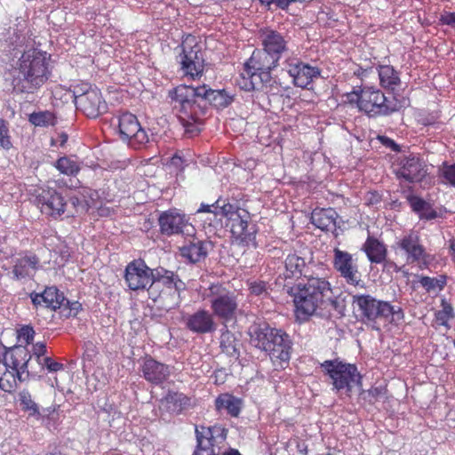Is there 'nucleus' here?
<instances>
[{
    "mask_svg": "<svg viewBox=\"0 0 455 455\" xmlns=\"http://www.w3.org/2000/svg\"><path fill=\"white\" fill-rule=\"evenodd\" d=\"M295 307L294 314L299 323L307 322L312 315L328 306L336 307L331 283L317 274H304V277L291 288Z\"/></svg>",
    "mask_w": 455,
    "mask_h": 455,
    "instance_id": "1",
    "label": "nucleus"
},
{
    "mask_svg": "<svg viewBox=\"0 0 455 455\" xmlns=\"http://www.w3.org/2000/svg\"><path fill=\"white\" fill-rule=\"evenodd\" d=\"M167 98L172 113L191 136L201 132L208 107L199 97L198 88L179 84L168 91Z\"/></svg>",
    "mask_w": 455,
    "mask_h": 455,
    "instance_id": "2",
    "label": "nucleus"
},
{
    "mask_svg": "<svg viewBox=\"0 0 455 455\" xmlns=\"http://www.w3.org/2000/svg\"><path fill=\"white\" fill-rule=\"evenodd\" d=\"M51 56L37 49L25 51L18 61L19 76L13 79V87L21 93H35L50 78Z\"/></svg>",
    "mask_w": 455,
    "mask_h": 455,
    "instance_id": "3",
    "label": "nucleus"
},
{
    "mask_svg": "<svg viewBox=\"0 0 455 455\" xmlns=\"http://www.w3.org/2000/svg\"><path fill=\"white\" fill-rule=\"evenodd\" d=\"M347 100L356 104L358 109L369 117L389 116L401 108L395 98L387 99L380 89L371 85L354 87L347 94Z\"/></svg>",
    "mask_w": 455,
    "mask_h": 455,
    "instance_id": "4",
    "label": "nucleus"
},
{
    "mask_svg": "<svg viewBox=\"0 0 455 455\" xmlns=\"http://www.w3.org/2000/svg\"><path fill=\"white\" fill-rule=\"evenodd\" d=\"M292 346L291 336L284 331L258 323V348L269 356L275 368L284 369L289 364Z\"/></svg>",
    "mask_w": 455,
    "mask_h": 455,
    "instance_id": "5",
    "label": "nucleus"
},
{
    "mask_svg": "<svg viewBox=\"0 0 455 455\" xmlns=\"http://www.w3.org/2000/svg\"><path fill=\"white\" fill-rule=\"evenodd\" d=\"M154 283L149 290V299L158 302L165 308L178 306L181 291L186 290V283L172 270L163 267L155 268Z\"/></svg>",
    "mask_w": 455,
    "mask_h": 455,
    "instance_id": "6",
    "label": "nucleus"
},
{
    "mask_svg": "<svg viewBox=\"0 0 455 455\" xmlns=\"http://www.w3.org/2000/svg\"><path fill=\"white\" fill-rule=\"evenodd\" d=\"M352 307L356 317L363 323L374 327L378 319H396L403 317L401 307H394L389 302L379 300L370 294L352 295Z\"/></svg>",
    "mask_w": 455,
    "mask_h": 455,
    "instance_id": "7",
    "label": "nucleus"
},
{
    "mask_svg": "<svg viewBox=\"0 0 455 455\" xmlns=\"http://www.w3.org/2000/svg\"><path fill=\"white\" fill-rule=\"evenodd\" d=\"M320 367L330 379L331 390L335 394L344 393L350 396L355 387L359 388L363 387V376L354 363L339 359L325 360Z\"/></svg>",
    "mask_w": 455,
    "mask_h": 455,
    "instance_id": "8",
    "label": "nucleus"
},
{
    "mask_svg": "<svg viewBox=\"0 0 455 455\" xmlns=\"http://www.w3.org/2000/svg\"><path fill=\"white\" fill-rule=\"evenodd\" d=\"M72 87L76 109L88 118L95 119L108 112V103L95 84L80 81Z\"/></svg>",
    "mask_w": 455,
    "mask_h": 455,
    "instance_id": "9",
    "label": "nucleus"
},
{
    "mask_svg": "<svg viewBox=\"0 0 455 455\" xmlns=\"http://www.w3.org/2000/svg\"><path fill=\"white\" fill-rule=\"evenodd\" d=\"M177 61L184 76L191 80L199 79L204 71V58L201 43L196 36L188 34L183 37Z\"/></svg>",
    "mask_w": 455,
    "mask_h": 455,
    "instance_id": "10",
    "label": "nucleus"
},
{
    "mask_svg": "<svg viewBox=\"0 0 455 455\" xmlns=\"http://www.w3.org/2000/svg\"><path fill=\"white\" fill-rule=\"evenodd\" d=\"M217 205L220 207V213L225 218V228L231 233L232 237L240 243H248L252 235L248 232L250 213L221 199L217 200Z\"/></svg>",
    "mask_w": 455,
    "mask_h": 455,
    "instance_id": "11",
    "label": "nucleus"
},
{
    "mask_svg": "<svg viewBox=\"0 0 455 455\" xmlns=\"http://www.w3.org/2000/svg\"><path fill=\"white\" fill-rule=\"evenodd\" d=\"M211 308L219 319L228 323L235 319L238 307L236 296L221 283H212L209 287Z\"/></svg>",
    "mask_w": 455,
    "mask_h": 455,
    "instance_id": "12",
    "label": "nucleus"
},
{
    "mask_svg": "<svg viewBox=\"0 0 455 455\" xmlns=\"http://www.w3.org/2000/svg\"><path fill=\"white\" fill-rule=\"evenodd\" d=\"M155 268L148 266L142 259H135L130 261L124 269V279L130 291L140 292L148 291L154 283Z\"/></svg>",
    "mask_w": 455,
    "mask_h": 455,
    "instance_id": "13",
    "label": "nucleus"
},
{
    "mask_svg": "<svg viewBox=\"0 0 455 455\" xmlns=\"http://www.w3.org/2000/svg\"><path fill=\"white\" fill-rule=\"evenodd\" d=\"M117 127L120 139L134 149L141 148L149 142L148 132L141 127L137 116L130 112L118 116Z\"/></svg>",
    "mask_w": 455,
    "mask_h": 455,
    "instance_id": "14",
    "label": "nucleus"
},
{
    "mask_svg": "<svg viewBox=\"0 0 455 455\" xmlns=\"http://www.w3.org/2000/svg\"><path fill=\"white\" fill-rule=\"evenodd\" d=\"M397 247L403 252L405 261L409 265H418L420 269L427 268L430 264V255L421 243L420 236L417 231L411 230L398 242Z\"/></svg>",
    "mask_w": 455,
    "mask_h": 455,
    "instance_id": "15",
    "label": "nucleus"
},
{
    "mask_svg": "<svg viewBox=\"0 0 455 455\" xmlns=\"http://www.w3.org/2000/svg\"><path fill=\"white\" fill-rule=\"evenodd\" d=\"M35 204L46 218L59 220L68 212V202L61 193L53 188L41 189L35 197Z\"/></svg>",
    "mask_w": 455,
    "mask_h": 455,
    "instance_id": "16",
    "label": "nucleus"
},
{
    "mask_svg": "<svg viewBox=\"0 0 455 455\" xmlns=\"http://www.w3.org/2000/svg\"><path fill=\"white\" fill-rule=\"evenodd\" d=\"M333 253V267L347 283L364 288L365 283L361 279V274L352 254L339 248H335Z\"/></svg>",
    "mask_w": 455,
    "mask_h": 455,
    "instance_id": "17",
    "label": "nucleus"
},
{
    "mask_svg": "<svg viewBox=\"0 0 455 455\" xmlns=\"http://www.w3.org/2000/svg\"><path fill=\"white\" fill-rule=\"evenodd\" d=\"M160 231L166 235L182 234L184 235H194L196 229L188 222L185 214L178 212L175 209L161 213L158 219Z\"/></svg>",
    "mask_w": 455,
    "mask_h": 455,
    "instance_id": "18",
    "label": "nucleus"
},
{
    "mask_svg": "<svg viewBox=\"0 0 455 455\" xmlns=\"http://www.w3.org/2000/svg\"><path fill=\"white\" fill-rule=\"evenodd\" d=\"M196 450L193 455H216L214 446L218 439L224 441L226 439L227 431L220 426L213 427H196Z\"/></svg>",
    "mask_w": 455,
    "mask_h": 455,
    "instance_id": "19",
    "label": "nucleus"
},
{
    "mask_svg": "<svg viewBox=\"0 0 455 455\" xmlns=\"http://www.w3.org/2000/svg\"><path fill=\"white\" fill-rule=\"evenodd\" d=\"M263 52L265 68H274L281 58L282 53L286 50V42L283 37L277 32L270 30L264 32L262 35Z\"/></svg>",
    "mask_w": 455,
    "mask_h": 455,
    "instance_id": "20",
    "label": "nucleus"
},
{
    "mask_svg": "<svg viewBox=\"0 0 455 455\" xmlns=\"http://www.w3.org/2000/svg\"><path fill=\"white\" fill-rule=\"evenodd\" d=\"M286 69L292 78L293 84L302 89H308L314 79L321 75L319 68L310 66L297 59L289 60L286 63Z\"/></svg>",
    "mask_w": 455,
    "mask_h": 455,
    "instance_id": "21",
    "label": "nucleus"
},
{
    "mask_svg": "<svg viewBox=\"0 0 455 455\" xmlns=\"http://www.w3.org/2000/svg\"><path fill=\"white\" fill-rule=\"evenodd\" d=\"M4 349L3 359L0 360L2 363L14 371L16 376H26L27 379L29 376L28 364L32 357L29 350L26 346H14Z\"/></svg>",
    "mask_w": 455,
    "mask_h": 455,
    "instance_id": "22",
    "label": "nucleus"
},
{
    "mask_svg": "<svg viewBox=\"0 0 455 455\" xmlns=\"http://www.w3.org/2000/svg\"><path fill=\"white\" fill-rule=\"evenodd\" d=\"M427 172L425 162L419 156L411 154L401 159L396 175L398 179L414 183L421 181Z\"/></svg>",
    "mask_w": 455,
    "mask_h": 455,
    "instance_id": "23",
    "label": "nucleus"
},
{
    "mask_svg": "<svg viewBox=\"0 0 455 455\" xmlns=\"http://www.w3.org/2000/svg\"><path fill=\"white\" fill-rule=\"evenodd\" d=\"M163 409L171 415H180L195 406V400L182 392L169 389L160 400Z\"/></svg>",
    "mask_w": 455,
    "mask_h": 455,
    "instance_id": "24",
    "label": "nucleus"
},
{
    "mask_svg": "<svg viewBox=\"0 0 455 455\" xmlns=\"http://www.w3.org/2000/svg\"><path fill=\"white\" fill-rule=\"evenodd\" d=\"M140 368L143 378L155 386L162 385L171 375L169 365L156 361L151 355L143 358Z\"/></svg>",
    "mask_w": 455,
    "mask_h": 455,
    "instance_id": "25",
    "label": "nucleus"
},
{
    "mask_svg": "<svg viewBox=\"0 0 455 455\" xmlns=\"http://www.w3.org/2000/svg\"><path fill=\"white\" fill-rule=\"evenodd\" d=\"M30 299L36 307L43 306L53 311L60 309L66 300L63 292L55 286L46 287L41 293L32 292Z\"/></svg>",
    "mask_w": 455,
    "mask_h": 455,
    "instance_id": "26",
    "label": "nucleus"
},
{
    "mask_svg": "<svg viewBox=\"0 0 455 455\" xmlns=\"http://www.w3.org/2000/svg\"><path fill=\"white\" fill-rule=\"evenodd\" d=\"M199 97L203 102H207L218 109L228 108L234 101V95L226 90H213L207 84L197 86Z\"/></svg>",
    "mask_w": 455,
    "mask_h": 455,
    "instance_id": "27",
    "label": "nucleus"
},
{
    "mask_svg": "<svg viewBox=\"0 0 455 455\" xmlns=\"http://www.w3.org/2000/svg\"><path fill=\"white\" fill-rule=\"evenodd\" d=\"M186 327L192 332L204 334L215 331V323L207 310L201 309L188 316Z\"/></svg>",
    "mask_w": 455,
    "mask_h": 455,
    "instance_id": "28",
    "label": "nucleus"
},
{
    "mask_svg": "<svg viewBox=\"0 0 455 455\" xmlns=\"http://www.w3.org/2000/svg\"><path fill=\"white\" fill-rule=\"evenodd\" d=\"M189 240L180 248V255L191 263H197L204 259L208 254L207 244L205 242L191 235Z\"/></svg>",
    "mask_w": 455,
    "mask_h": 455,
    "instance_id": "29",
    "label": "nucleus"
},
{
    "mask_svg": "<svg viewBox=\"0 0 455 455\" xmlns=\"http://www.w3.org/2000/svg\"><path fill=\"white\" fill-rule=\"evenodd\" d=\"M376 69L379 85L386 91L394 92L401 84L400 73L388 64H379Z\"/></svg>",
    "mask_w": 455,
    "mask_h": 455,
    "instance_id": "30",
    "label": "nucleus"
},
{
    "mask_svg": "<svg viewBox=\"0 0 455 455\" xmlns=\"http://www.w3.org/2000/svg\"><path fill=\"white\" fill-rule=\"evenodd\" d=\"M254 52L243 63L238 77L235 80L236 85L244 92H252L255 89L253 77L256 75V60L254 59Z\"/></svg>",
    "mask_w": 455,
    "mask_h": 455,
    "instance_id": "31",
    "label": "nucleus"
},
{
    "mask_svg": "<svg viewBox=\"0 0 455 455\" xmlns=\"http://www.w3.org/2000/svg\"><path fill=\"white\" fill-rule=\"evenodd\" d=\"M242 408V400L229 393H223L215 399V409L218 412H227L231 417H238Z\"/></svg>",
    "mask_w": 455,
    "mask_h": 455,
    "instance_id": "32",
    "label": "nucleus"
},
{
    "mask_svg": "<svg viewBox=\"0 0 455 455\" xmlns=\"http://www.w3.org/2000/svg\"><path fill=\"white\" fill-rule=\"evenodd\" d=\"M338 214L332 208H316L311 212V223L321 230H329L336 227Z\"/></svg>",
    "mask_w": 455,
    "mask_h": 455,
    "instance_id": "33",
    "label": "nucleus"
},
{
    "mask_svg": "<svg viewBox=\"0 0 455 455\" xmlns=\"http://www.w3.org/2000/svg\"><path fill=\"white\" fill-rule=\"evenodd\" d=\"M16 402L19 404L20 411L27 413L28 417L39 419L43 417L40 411L39 404L35 401L31 392L24 388L18 392Z\"/></svg>",
    "mask_w": 455,
    "mask_h": 455,
    "instance_id": "34",
    "label": "nucleus"
},
{
    "mask_svg": "<svg viewBox=\"0 0 455 455\" xmlns=\"http://www.w3.org/2000/svg\"><path fill=\"white\" fill-rule=\"evenodd\" d=\"M39 265V259L36 255H26L18 259L12 268V273L18 279H23L32 275Z\"/></svg>",
    "mask_w": 455,
    "mask_h": 455,
    "instance_id": "35",
    "label": "nucleus"
},
{
    "mask_svg": "<svg viewBox=\"0 0 455 455\" xmlns=\"http://www.w3.org/2000/svg\"><path fill=\"white\" fill-rule=\"evenodd\" d=\"M363 251L371 263L379 264L386 259L387 248L377 238L369 236L363 244Z\"/></svg>",
    "mask_w": 455,
    "mask_h": 455,
    "instance_id": "36",
    "label": "nucleus"
},
{
    "mask_svg": "<svg viewBox=\"0 0 455 455\" xmlns=\"http://www.w3.org/2000/svg\"><path fill=\"white\" fill-rule=\"evenodd\" d=\"M26 380V376H16V372L0 361V390L12 393L19 382Z\"/></svg>",
    "mask_w": 455,
    "mask_h": 455,
    "instance_id": "37",
    "label": "nucleus"
},
{
    "mask_svg": "<svg viewBox=\"0 0 455 455\" xmlns=\"http://www.w3.org/2000/svg\"><path fill=\"white\" fill-rule=\"evenodd\" d=\"M419 283L427 292L438 293L446 286L447 275H439L436 277L420 275L419 276Z\"/></svg>",
    "mask_w": 455,
    "mask_h": 455,
    "instance_id": "38",
    "label": "nucleus"
},
{
    "mask_svg": "<svg viewBox=\"0 0 455 455\" xmlns=\"http://www.w3.org/2000/svg\"><path fill=\"white\" fill-rule=\"evenodd\" d=\"M28 121L35 126L48 127L56 124L57 117L54 113L45 110L33 112L29 115Z\"/></svg>",
    "mask_w": 455,
    "mask_h": 455,
    "instance_id": "39",
    "label": "nucleus"
},
{
    "mask_svg": "<svg viewBox=\"0 0 455 455\" xmlns=\"http://www.w3.org/2000/svg\"><path fill=\"white\" fill-rule=\"evenodd\" d=\"M55 167L61 173L68 176H75L81 170L80 164L68 156L60 157L55 164Z\"/></svg>",
    "mask_w": 455,
    "mask_h": 455,
    "instance_id": "40",
    "label": "nucleus"
},
{
    "mask_svg": "<svg viewBox=\"0 0 455 455\" xmlns=\"http://www.w3.org/2000/svg\"><path fill=\"white\" fill-rule=\"evenodd\" d=\"M220 348L228 356L238 355L236 348V339L230 331L225 330L220 335Z\"/></svg>",
    "mask_w": 455,
    "mask_h": 455,
    "instance_id": "41",
    "label": "nucleus"
},
{
    "mask_svg": "<svg viewBox=\"0 0 455 455\" xmlns=\"http://www.w3.org/2000/svg\"><path fill=\"white\" fill-rule=\"evenodd\" d=\"M305 259L296 254H289L285 259V268L292 276L304 275Z\"/></svg>",
    "mask_w": 455,
    "mask_h": 455,
    "instance_id": "42",
    "label": "nucleus"
},
{
    "mask_svg": "<svg viewBox=\"0 0 455 455\" xmlns=\"http://www.w3.org/2000/svg\"><path fill=\"white\" fill-rule=\"evenodd\" d=\"M439 177L443 184L455 188V164L443 163L439 168Z\"/></svg>",
    "mask_w": 455,
    "mask_h": 455,
    "instance_id": "43",
    "label": "nucleus"
},
{
    "mask_svg": "<svg viewBox=\"0 0 455 455\" xmlns=\"http://www.w3.org/2000/svg\"><path fill=\"white\" fill-rule=\"evenodd\" d=\"M12 147L9 124L6 120L0 117V148L5 150H9Z\"/></svg>",
    "mask_w": 455,
    "mask_h": 455,
    "instance_id": "44",
    "label": "nucleus"
},
{
    "mask_svg": "<svg viewBox=\"0 0 455 455\" xmlns=\"http://www.w3.org/2000/svg\"><path fill=\"white\" fill-rule=\"evenodd\" d=\"M387 389L384 387H372L371 388L363 391L361 395L363 399L370 404H374L380 397L386 395Z\"/></svg>",
    "mask_w": 455,
    "mask_h": 455,
    "instance_id": "45",
    "label": "nucleus"
},
{
    "mask_svg": "<svg viewBox=\"0 0 455 455\" xmlns=\"http://www.w3.org/2000/svg\"><path fill=\"white\" fill-rule=\"evenodd\" d=\"M62 308V315L65 316V317H76L80 311H82L83 309V307H82V304L78 301H72L70 302L69 300H68L66 299L65 302H64V306L61 307Z\"/></svg>",
    "mask_w": 455,
    "mask_h": 455,
    "instance_id": "46",
    "label": "nucleus"
},
{
    "mask_svg": "<svg viewBox=\"0 0 455 455\" xmlns=\"http://www.w3.org/2000/svg\"><path fill=\"white\" fill-rule=\"evenodd\" d=\"M407 200L411 210L417 214H420L423 211L428 208V203L417 196H409Z\"/></svg>",
    "mask_w": 455,
    "mask_h": 455,
    "instance_id": "47",
    "label": "nucleus"
},
{
    "mask_svg": "<svg viewBox=\"0 0 455 455\" xmlns=\"http://www.w3.org/2000/svg\"><path fill=\"white\" fill-rule=\"evenodd\" d=\"M439 116L436 113L422 111L417 115V122L424 126H431L437 124Z\"/></svg>",
    "mask_w": 455,
    "mask_h": 455,
    "instance_id": "48",
    "label": "nucleus"
},
{
    "mask_svg": "<svg viewBox=\"0 0 455 455\" xmlns=\"http://www.w3.org/2000/svg\"><path fill=\"white\" fill-rule=\"evenodd\" d=\"M35 336V331L30 325H23L18 330V339L26 345L30 344Z\"/></svg>",
    "mask_w": 455,
    "mask_h": 455,
    "instance_id": "49",
    "label": "nucleus"
},
{
    "mask_svg": "<svg viewBox=\"0 0 455 455\" xmlns=\"http://www.w3.org/2000/svg\"><path fill=\"white\" fill-rule=\"evenodd\" d=\"M258 64V76L259 77L262 84H267L271 81L270 71L272 68H265L264 60H262V56L259 57Z\"/></svg>",
    "mask_w": 455,
    "mask_h": 455,
    "instance_id": "50",
    "label": "nucleus"
},
{
    "mask_svg": "<svg viewBox=\"0 0 455 455\" xmlns=\"http://www.w3.org/2000/svg\"><path fill=\"white\" fill-rule=\"evenodd\" d=\"M377 140L381 143L382 146L390 149L393 152H400V146L391 138L385 135H379Z\"/></svg>",
    "mask_w": 455,
    "mask_h": 455,
    "instance_id": "51",
    "label": "nucleus"
},
{
    "mask_svg": "<svg viewBox=\"0 0 455 455\" xmlns=\"http://www.w3.org/2000/svg\"><path fill=\"white\" fill-rule=\"evenodd\" d=\"M442 307V310H440L437 314V318L442 321H448L449 319L452 318L453 308L451 305L443 300Z\"/></svg>",
    "mask_w": 455,
    "mask_h": 455,
    "instance_id": "52",
    "label": "nucleus"
},
{
    "mask_svg": "<svg viewBox=\"0 0 455 455\" xmlns=\"http://www.w3.org/2000/svg\"><path fill=\"white\" fill-rule=\"evenodd\" d=\"M43 364L49 371L56 372L63 369V364L53 361L51 357L46 356L43 359Z\"/></svg>",
    "mask_w": 455,
    "mask_h": 455,
    "instance_id": "53",
    "label": "nucleus"
},
{
    "mask_svg": "<svg viewBox=\"0 0 455 455\" xmlns=\"http://www.w3.org/2000/svg\"><path fill=\"white\" fill-rule=\"evenodd\" d=\"M439 21L442 25L455 28V12H444L440 15Z\"/></svg>",
    "mask_w": 455,
    "mask_h": 455,
    "instance_id": "54",
    "label": "nucleus"
},
{
    "mask_svg": "<svg viewBox=\"0 0 455 455\" xmlns=\"http://www.w3.org/2000/svg\"><path fill=\"white\" fill-rule=\"evenodd\" d=\"M227 372L223 369H219L214 371L213 374L212 375V378L213 379V383L215 385H222L226 382L227 379Z\"/></svg>",
    "mask_w": 455,
    "mask_h": 455,
    "instance_id": "55",
    "label": "nucleus"
},
{
    "mask_svg": "<svg viewBox=\"0 0 455 455\" xmlns=\"http://www.w3.org/2000/svg\"><path fill=\"white\" fill-rule=\"evenodd\" d=\"M419 217L420 220H431L437 217V213L434 209L431 208L430 204H428V208L419 214Z\"/></svg>",
    "mask_w": 455,
    "mask_h": 455,
    "instance_id": "56",
    "label": "nucleus"
},
{
    "mask_svg": "<svg viewBox=\"0 0 455 455\" xmlns=\"http://www.w3.org/2000/svg\"><path fill=\"white\" fill-rule=\"evenodd\" d=\"M96 354L97 349L95 345L92 342L86 343L84 356L89 358V360H92Z\"/></svg>",
    "mask_w": 455,
    "mask_h": 455,
    "instance_id": "57",
    "label": "nucleus"
},
{
    "mask_svg": "<svg viewBox=\"0 0 455 455\" xmlns=\"http://www.w3.org/2000/svg\"><path fill=\"white\" fill-rule=\"evenodd\" d=\"M33 353L38 358L44 355L46 353V346L43 342H37L33 346Z\"/></svg>",
    "mask_w": 455,
    "mask_h": 455,
    "instance_id": "58",
    "label": "nucleus"
},
{
    "mask_svg": "<svg viewBox=\"0 0 455 455\" xmlns=\"http://www.w3.org/2000/svg\"><path fill=\"white\" fill-rule=\"evenodd\" d=\"M212 208L220 209V207L217 205V201L212 204H201L197 212H212Z\"/></svg>",
    "mask_w": 455,
    "mask_h": 455,
    "instance_id": "59",
    "label": "nucleus"
},
{
    "mask_svg": "<svg viewBox=\"0 0 455 455\" xmlns=\"http://www.w3.org/2000/svg\"><path fill=\"white\" fill-rule=\"evenodd\" d=\"M449 254L453 260H455V239L449 241Z\"/></svg>",
    "mask_w": 455,
    "mask_h": 455,
    "instance_id": "60",
    "label": "nucleus"
},
{
    "mask_svg": "<svg viewBox=\"0 0 455 455\" xmlns=\"http://www.w3.org/2000/svg\"><path fill=\"white\" fill-rule=\"evenodd\" d=\"M368 201L370 204H377L379 202V196L377 193H371Z\"/></svg>",
    "mask_w": 455,
    "mask_h": 455,
    "instance_id": "61",
    "label": "nucleus"
},
{
    "mask_svg": "<svg viewBox=\"0 0 455 455\" xmlns=\"http://www.w3.org/2000/svg\"><path fill=\"white\" fill-rule=\"evenodd\" d=\"M258 297H259L266 291V283L264 282H258Z\"/></svg>",
    "mask_w": 455,
    "mask_h": 455,
    "instance_id": "62",
    "label": "nucleus"
},
{
    "mask_svg": "<svg viewBox=\"0 0 455 455\" xmlns=\"http://www.w3.org/2000/svg\"><path fill=\"white\" fill-rule=\"evenodd\" d=\"M45 455H62V452L60 449L54 447L52 450L47 451Z\"/></svg>",
    "mask_w": 455,
    "mask_h": 455,
    "instance_id": "63",
    "label": "nucleus"
},
{
    "mask_svg": "<svg viewBox=\"0 0 455 455\" xmlns=\"http://www.w3.org/2000/svg\"><path fill=\"white\" fill-rule=\"evenodd\" d=\"M223 455H241L239 451L235 449H229L228 451H225Z\"/></svg>",
    "mask_w": 455,
    "mask_h": 455,
    "instance_id": "64",
    "label": "nucleus"
}]
</instances>
